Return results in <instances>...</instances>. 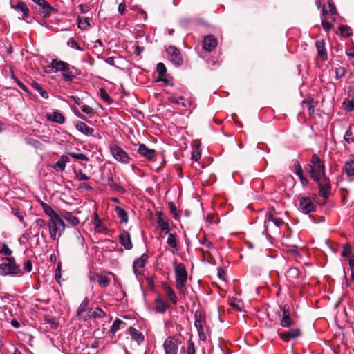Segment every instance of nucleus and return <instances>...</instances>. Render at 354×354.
<instances>
[{
    "mask_svg": "<svg viewBox=\"0 0 354 354\" xmlns=\"http://www.w3.org/2000/svg\"><path fill=\"white\" fill-rule=\"evenodd\" d=\"M74 67H70L69 64L63 61L53 59L50 66L46 67V72L55 73L58 71H63L62 76L65 81H72L75 77V73L73 71Z\"/></svg>",
    "mask_w": 354,
    "mask_h": 354,
    "instance_id": "f257e3e1",
    "label": "nucleus"
},
{
    "mask_svg": "<svg viewBox=\"0 0 354 354\" xmlns=\"http://www.w3.org/2000/svg\"><path fill=\"white\" fill-rule=\"evenodd\" d=\"M47 226L50 238L53 241H58L59 239L64 234L67 225L66 223L62 221V216L59 215L54 218L49 219L47 223Z\"/></svg>",
    "mask_w": 354,
    "mask_h": 354,
    "instance_id": "f03ea898",
    "label": "nucleus"
},
{
    "mask_svg": "<svg viewBox=\"0 0 354 354\" xmlns=\"http://www.w3.org/2000/svg\"><path fill=\"white\" fill-rule=\"evenodd\" d=\"M174 274L176 279V286L180 292H183L187 281V272L183 263L174 262Z\"/></svg>",
    "mask_w": 354,
    "mask_h": 354,
    "instance_id": "7ed1b4c3",
    "label": "nucleus"
},
{
    "mask_svg": "<svg viewBox=\"0 0 354 354\" xmlns=\"http://www.w3.org/2000/svg\"><path fill=\"white\" fill-rule=\"evenodd\" d=\"M21 273V270L13 257H6L3 259V263L0 264L1 275L6 276Z\"/></svg>",
    "mask_w": 354,
    "mask_h": 354,
    "instance_id": "20e7f679",
    "label": "nucleus"
},
{
    "mask_svg": "<svg viewBox=\"0 0 354 354\" xmlns=\"http://www.w3.org/2000/svg\"><path fill=\"white\" fill-rule=\"evenodd\" d=\"M311 163L312 165H309L310 172L314 180H318V178L326 176L324 165L316 154L313 155Z\"/></svg>",
    "mask_w": 354,
    "mask_h": 354,
    "instance_id": "39448f33",
    "label": "nucleus"
},
{
    "mask_svg": "<svg viewBox=\"0 0 354 354\" xmlns=\"http://www.w3.org/2000/svg\"><path fill=\"white\" fill-rule=\"evenodd\" d=\"M109 151L116 161L122 164L129 163L131 158L128 153L117 144H111L109 145Z\"/></svg>",
    "mask_w": 354,
    "mask_h": 354,
    "instance_id": "423d86ee",
    "label": "nucleus"
},
{
    "mask_svg": "<svg viewBox=\"0 0 354 354\" xmlns=\"http://www.w3.org/2000/svg\"><path fill=\"white\" fill-rule=\"evenodd\" d=\"M194 326L197 330L199 339L203 342H205L207 336L203 327L205 324V319L198 310L196 311L194 314Z\"/></svg>",
    "mask_w": 354,
    "mask_h": 354,
    "instance_id": "0eeeda50",
    "label": "nucleus"
},
{
    "mask_svg": "<svg viewBox=\"0 0 354 354\" xmlns=\"http://www.w3.org/2000/svg\"><path fill=\"white\" fill-rule=\"evenodd\" d=\"M315 181L318 183L319 196L324 199H327L331 191V184L329 178L324 176Z\"/></svg>",
    "mask_w": 354,
    "mask_h": 354,
    "instance_id": "6e6552de",
    "label": "nucleus"
},
{
    "mask_svg": "<svg viewBox=\"0 0 354 354\" xmlns=\"http://www.w3.org/2000/svg\"><path fill=\"white\" fill-rule=\"evenodd\" d=\"M168 58L176 66H179L183 64V58L180 50L175 46H171L166 50Z\"/></svg>",
    "mask_w": 354,
    "mask_h": 354,
    "instance_id": "1a4fd4ad",
    "label": "nucleus"
},
{
    "mask_svg": "<svg viewBox=\"0 0 354 354\" xmlns=\"http://www.w3.org/2000/svg\"><path fill=\"white\" fill-rule=\"evenodd\" d=\"M299 208L304 214L313 212L315 206L309 197H301L299 200Z\"/></svg>",
    "mask_w": 354,
    "mask_h": 354,
    "instance_id": "9d476101",
    "label": "nucleus"
},
{
    "mask_svg": "<svg viewBox=\"0 0 354 354\" xmlns=\"http://www.w3.org/2000/svg\"><path fill=\"white\" fill-rule=\"evenodd\" d=\"M148 259V256L143 254L140 257L136 259L133 262V269L134 274L138 277L142 273V268L145 267Z\"/></svg>",
    "mask_w": 354,
    "mask_h": 354,
    "instance_id": "9b49d317",
    "label": "nucleus"
},
{
    "mask_svg": "<svg viewBox=\"0 0 354 354\" xmlns=\"http://www.w3.org/2000/svg\"><path fill=\"white\" fill-rule=\"evenodd\" d=\"M165 354H177L178 346L173 337H167L163 344Z\"/></svg>",
    "mask_w": 354,
    "mask_h": 354,
    "instance_id": "f8f14e48",
    "label": "nucleus"
},
{
    "mask_svg": "<svg viewBox=\"0 0 354 354\" xmlns=\"http://www.w3.org/2000/svg\"><path fill=\"white\" fill-rule=\"evenodd\" d=\"M138 153L146 158L149 161L156 160V151L154 149H148L145 144H140L138 149Z\"/></svg>",
    "mask_w": 354,
    "mask_h": 354,
    "instance_id": "ddd939ff",
    "label": "nucleus"
},
{
    "mask_svg": "<svg viewBox=\"0 0 354 354\" xmlns=\"http://www.w3.org/2000/svg\"><path fill=\"white\" fill-rule=\"evenodd\" d=\"M218 45L217 39L212 35L204 37L203 41V48L205 50L211 52Z\"/></svg>",
    "mask_w": 354,
    "mask_h": 354,
    "instance_id": "4468645a",
    "label": "nucleus"
},
{
    "mask_svg": "<svg viewBox=\"0 0 354 354\" xmlns=\"http://www.w3.org/2000/svg\"><path fill=\"white\" fill-rule=\"evenodd\" d=\"M10 6L12 9L21 12L23 17H27L28 15V8L26 3L21 0H10Z\"/></svg>",
    "mask_w": 354,
    "mask_h": 354,
    "instance_id": "2eb2a0df",
    "label": "nucleus"
},
{
    "mask_svg": "<svg viewBox=\"0 0 354 354\" xmlns=\"http://www.w3.org/2000/svg\"><path fill=\"white\" fill-rule=\"evenodd\" d=\"M62 217V221H66V227H75L79 224V220L73 216L71 212L64 211L59 214Z\"/></svg>",
    "mask_w": 354,
    "mask_h": 354,
    "instance_id": "dca6fc26",
    "label": "nucleus"
},
{
    "mask_svg": "<svg viewBox=\"0 0 354 354\" xmlns=\"http://www.w3.org/2000/svg\"><path fill=\"white\" fill-rule=\"evenodd\" d=\"M75 128L82 134L86 136H95L94 132L95 129L93 128L89 127L86 123L82 121H77L75 123Z\"/></svg>",
    "mask_w": 354,
    "mask_h": 354,
    "instance_id": "f3484780",
    "label": "nucleus"
},
{
    "mask_svg": "<svg viewBox=\"0 0 354 354\" xmlns=\"http://www.w3.org/2000/svg\"><path fill=\"white\" fill-rule=\"evenodd\" d=\"M158 225L160 227L161 234L163 235H167L169 232V223L167 219L163 216L162 212H158Z\"/></svg>",
    "mask_w": 354,
    "mask_h": 354,
    "instance_id": "a211bd4d",
    "label": "nucleus"
},
{
    "mask_svg": "<svg viewBox=\"0 0 354 354\" xmlns=\"http://www.w3.org/2000/svg\"><path fill=\"white\" fill-rule=\"evenodd\" d=\"M279 337L285 342H289L292 339L297 338L301 335V330L299 328H294L289 331L279 333Z\"/></svg>",
    "mask_w": 354,
    "mask_h": 354,
    "instance_id": "6ab92c4d",
    "label": "nucleus"
},
{
    "mask_svg": "<svg viewBox=\"0 0 354 354\" xmlns=\"http://www.w3.org/2000/svg\"><path fill=\"white\" fill-rule=\"evenodd\" d=\"M34 3L40 7V12L44 17L50 15L53 7L45 0H32Z\"/></svg>",
    "mask_w": 354,
    "mask_h": 354,
    "instance_id": "aec40b11",
    "label": "nucleus"
},
{
    "mask_svg": "<svg viewBox=\"0 0 354 354\" xmlns=\"http://www.w3.org/2000/svg\"><path fill=\"white\" fill-rule=\"evenodd\" d=\"M283 317L280 322V325L283 328H289L294 324V322L292 321L290 318V313L286 308V306H283Z\"/></svg>",
    "mask_w": 354,
    "mask_h": 354,
    "instance_id": "412c9836",
    "label": "nucleus"
},
{
    "mask_svg": "<svg viewBox=\"0 0 354 354\" xmlns=\"http://www.w3.org/2000/svg\"><path fill=\"white\" fill-rule=\"evenodd\" d=\"M120 243L126 250H131L133 247L130 234L128 232L123 230L119 236Z\"/></svg>",
    "mask_w": 354,
    "mask_h": 354,
    "instance_id": "4be33fe9",
    "label": "nucleus"
},
{
    "mask_svg": "<svg viewBox=\"0 0 354 354\" xmlns=\"http://www.w3.org/2000/svg\"><path fill=\"white\" fill-rule=\"evenodd\" d=\"M315 46L317 50L318 56L321 57L322 60H326L328 59V55L324 40L319 39L316 41Z\"/></svg>",
    "mask_w": 354,
    "mask_h": 354,
    "instance_id": "5701e85b",
    "label": "nucleus"
},
{
    "mask_svg": "<svg viewBox=\"0 0 354 354\" xmlns=\"http://www.w3.org/2000/svg\"><path fill=\"white\" fill-rule=\"evenodd\" d=\"M162 286L166 295H167V297L171 301V303L174 305H176L178 299H177V297L176 295V293L174 292L172 288L167 282H163L162 284Z\"/></svg>",
    "mask_w": 354,
    "mask_h": 354,
    "instance_id": "b1692460",
    "label": "nucleus"
},
{
    "mask_svg": "<svg viewBox=\"0 0 354 354\" xmlns=\"http://www.w3.org/2000/svg\"><path fill=\"white\" fill-rule=\"evenodd\" d=\"M169 100L173 104L180 105L183 107H187L189 105V102L185 100L183 97L178 96L176 94H171L169 97Z\"/></svg>",
    "mask_w": 354,
    "mask_h": 354,
    "instance_id": "393cba45",
    "label": "nucleus"
},
{
    "mask_svg": "<svg viewBox=\"0 0 354 354\" xmlns=\"http://www.w3.org/2000/svg\"><path fill=\"white\" fill-rule=\"evenodd\" d=\"M46 118L49 121L57 122L58 124H64L65 122V118L59 111H53L46 114Z\"/></svg>",
    "mask_w": 354,
    "mask_h": 354,
    "instance_id": "a878e982",
    "label": "nucleus"
},
{
    "mask_svg": "<svg viewBox=\"0 0 354 354\" xmlns=\"http://www.w3.org/2000/svg\"><path fill=\"white\" fill-rule=\"evenodd\" d=\"M69 162V158L68 156L63 155L60 159L55 162L52 167L55 169L57 171H62L64 170L66 167V165Z\"/></svg>",
    "mask_w": 354,
    "mask_h": 354,
    "instance_id": "bb28decb",
    "label": "nucleus"
},
{
    "mask_svg": "<svg viewBox=\"0 0 354 354\" xmlns=\"http://www.w3.org/2000/svg\"><path fill=\"white\" fill-rule=\"evenodd\" d=\"M44 212L49 217V219L54 218L60 214L56 212L53 208L44 202H41Z\"/></svg>",
    "mask_w": 354,
    "mask_h": 354,
    "instance_id": "cd10ccee",
    "label": "nucleus"
},
{
    "mask_svg": "<svg viewBox=\"0 0 354 354\" xmlns=\"http://www.w3.org/2000/svg\"><path fill=\"white\" fill-rule=\"evenodd\" d=\"M154 304L156 310L160 313H164L169 308L160 296L155 299Z\"/></svg>",
    "mask_w": 354,
    "mask_h": 354,
    "instance_id": "c85d7f7f",
    "label": "nucleus"
},
{
    "mask_svg": "<svg viewBox=\"0 0 354 354\" xmlns=\"http://www.w3.org/2000/svg\"><path fill=\"white\" fill-rule=\"evenodd\" d=\"M129 335L132 339L136 341L138 344L141 343L144 340L142 333L132 327L129 328Z\"/></svg>",
    "mask_w": 354,
    "mask_h": 354,
    "instance_id": "c756f323",
    "label": "nucleus"
},
{
    "mask_svg": "<svg viewBox=\"0 0 354 354\" xmlns=\"http://www.w3.org/2000/svg\"><path fill=\"white\" fill-rule=\"evenodd\" d=\"M344 171L348 176H354V160H348L344 165Z\"/></svg>",
    "mask_w": 354,
    "mask_h": 354,
    "instance_id": "7c9ffc66",
    "label": "nucleus"
},
{
    "mask_svg": "<svg viewBox=\"0 0 354 354\" xmlns=\"http://www.w3.org/2000/svg\"><path fill=\"white\" fill-rule=\"evenodd\" d=\"M274 215L272 212H268L266 214L265 216V221H264V231L263 233L268 234V229H269V223L274 221Z\"/></svg>",
    "mask_w": 354,
    "mask_h": 354,
    "instance_id": "2f4dec72",
    "label": "nucleus"
},
{
    "mask_svg": "<svg viewBox=\"0 0 354 354\" xmlns=\"http://www.w3.org/2000/svg\"><path fill=\"white\" fill-rule=\"evenodd\" d=\"M115 210L118 217L120 218V222L127 223L128 222V215L127 212L120 207H116Z\"/></svg>",
    "mask_w": 354,
    "mask_h": 354,
    "instance_id": "473e14b6",
    "label": "nucleus"
},
{
    "mask_svg": "<svg viewBox=\"0 0 354 354\" xmlns=\"http://www.w3.org/2000/svg\"><path fill=\"white\" fill-rule=\"evenodd\" d=\"M31 85L34 89L39 92L42 97L45 99L48 97V93L37 82H34Z\"/></svg>",
    "mask_w": 354,
    "mask_h": 354,
    "instance_id": "72a5a7b5",
    "label": "nucleus"
},
{
    "mask_svg": "<svg viewBox=\"0 0 354 354\" xmlns=\"http://www.w3.org/2000/svg\"><path fill=\"white\" fill-rule=\"evenodd\" d=\"M89 313L93 317L102 318L105 316V313L99 308L90 309Z\"/></svg>",
    "mask_w": 354,
    "mask_h": 354,
    "instance_id": "f704fd0d",
    "label": "nucleus"
},
{
    "mask_svg": "<svg viewBox=\"0 0 354 354\" xmlns=\"http://www.w3.org/2000/svg\"><path fill=\"white\" fill-rule=\"evenodd\" d=\"M89 304V299L87 297H85L82 302L78 307L77 315L80 316L82 315L86 309Z\"/></svg>",
    "mask_w": 354,
    "mask_h": 354,
    "instance_id": "c9c22d12",
    "label": "nucleus"
},
{
    "mask_svg": "<svg viewBox=\"0 0 354 354\" xmlns=\"http://www.w3.org/2000/svg\"><path fill=\"white\" fill-rule=\"evenodd\" d=\"M286 277L291 279H297L299 277V271L296 268H290L286 272Z\"/></svg>",
    "mask_w": 354,
    "mask_h": 354,
    "instance_id": "e433bc0d",
    "label": "nucleus"
},
{
    "mask_svg": "<svg viewBox=\"0 0 354 354\" xmlns=\"http://www.w3.org/2000/svg\"><path fill=\"white\" fill-rule=\"evenodd\" d=\"M343 104H344L347 111H354V94L352 96L351 99H345L344 100Z\"/></svg>",
    "mask_w": 354,
    "mask_h": 354,
    "instance_id": "4c0bfd02",
    "label": "nucleus"
},
{
    "mask_svg": "<svg viewBox=\"0 0 354 354\" xmlns=\"http://www.w3.org/2000/svg\"><path fill=\"white\" fill-rule=\"evenodd\" d=\"M167 245L172 248H175L177 246V241H176V236L174 234L170 233L169 234L167 240Z\"/></svg>",
    "mask_w": 354,
    "mask_h": 354,
    "instance_id": "58836bf2",
    "label": "nucleus"
},
{
    "mask_svg": "<svg viewBox=\"0 0 354 354\" xmlns=\"http://www.w3.org/2000/svg\"><path fill=\"white\" fill-rule=\"evenodd\" d=\"M230 305L236 310L241 311L243 303L237 298H232L230 301Z\"/></svg>",
    "mask_w": 354,
    "mask_h": 354,
    "instance_id": "ea45409f",
    "label": "nucleus"
},
{
    "mask_svg": "<svg viewBox=\"0 0 354 354\" xmlns=\"http://www.w3.org/2000/svg\"><path fill=\"white\" fill-rule=\"evenodd\" d=\"M100 96L104 102H106L108 104H111L112 102V100L111 97L109 95L107 92L104 88H100Z\"/></svg>",
    "mask_w": 354,
    "mask_h": 354,
    "instance_id": "a19ab883",
    "label": "nucleus"
},
{
    "mask_svg": "<svg viewBox=\"0 0 354 354\" xmlns=\"http://www.w3.org/2000/svg\"><path fill=\"white\" fill-rule=\"evenodd\" d=\"M339 34L343 37H348L351 35V28L347 26H342L339 28Z\"/></svg>",
    "mask_w": 354,
    "mask_h": 354,
    "instance_id": "79ce46f5",
    "label": "nucleus"
},
{
    "mask_svg": "<svg viewBox=\"0 0 354 354\" xmlns=\"http://www.w3.org/2000/svg\"><path fill=\"white\" fill-rule=\"evenodd\" d=\"M344 140L348 144L352 143L354 142V138L353 137V132L351 131V127L350 126L349 128L346 131Z\"/></svg>",
    "mask_w": 354,
    "mask_h": 354,
    "instance_id": "37998d69",
    "label": "nucleus"
},
{
    "mask_svg": "<svg viewBox=\"0 0 354 354\" xmlns=\"http://www.w3.org/2000/svg\"><path fill=\"white\" fill-rule=\"evenodd\" d=\"M68 155L76 160H84V161H87L88 160V157L85 154H83V153L68 152Z\"/></svg>",
    "mask_w": 354,
    "mask_h": 354,
    "instance_id": "c03bdc74",
    "label": "nucleus"
},
{
    "mask_svg": "<svg viewBox=\"0 0 354 354\" xmlns=\"http://www.w3.org/2000/svg\"><path fill=\"white\" fill-rule=\"evenodd\" d=\"M97 281L99 283L100 286L102 288H106L109 286L110 280L106 276H99Z\"/></svg>",
    "mask_w": 354,
    "mask_h": 354,
    "instance_id": "a18cd8bd",
    "label": "nucleus"
},
{
    "mask_svg": "<svg viewBox=\"0 0 354 354\" xmlns=\"http://www.w3.org/2000/svg\"><path fill=\"white\" fill-rule=\"evenodd\" d=\"M90 26L88 18L79 19L78 28L82 30H86Z\"/></svg>",
    "mask_w": 354,
    "mask_h": 354,
    "instance_id": "49530a36",
    "label": "nucleus"
},
{
    "mask_svg": "<svg viewBox=\"0 0 354 354\" xmlns=\"http://www.w3.org/2000/svg\"><path fill=\"white\" fill-rule=\"evenodd\" d=\"M75 236L77 243L80 245L82 247L84 248L86 250H87V246L86 245L85 240L79 231H77L75 232Z\"/></svg>",
    "mask_w": 354,
    "mask_h": 354,
    "instance_id": "de8ad7c7",
    "label": "nucleus"
},
{
    "mask_svg": "<svg viewBox=\"0 0 354 354\" xmlns=\"http://www.w3.org/2000/svg\"><path fill=\"white\" fill-rule=\"evenodd\" d=\"M157 72L159 77H164L167 73V69L163 63H158L156 66Z\"/></svg>",
    "mask_w": 354,
    "mask_h": 354,
    "instance_id": "09e8293b",
    "label": "nucleus"
},
{
    "mask_svg": "<svg viewBox=\"0 0 354 354\" xmlns=\"http://www.w3.org/2000/svg\"><path fill=\"white\" fill-rule=\"evenodd\" d=\"M75 179L79 181L88 180L89 179V177L83 173L82 170L75 171Z\"/></svg>",
    "mask_w": 354,
    "mask_h": 354,
    "instance_id": "8fccbe9b",
    "label": "nucleus"
},
{
    "mask_svg": "<svg viewBox=\"0 0 354 354\" xmlns=\"http://www.w3.org/2000/svg\"><path fill=\"white\" fill-rule=\"evenodd\" d=\"M122 324H123L122 321H121L118 319H115L112 324L111 331L112 333H115L118 330H119L120 325Z\"/></svg>",
    "mask_w": 354,
    "mask_h": 354,
    "instance_id": "3c124183",
    "label": "nucleus"
},
{
    "mask_svg": "<svg viewBox=\"0 0 354 354\" xmlns=\"http://www.w3.org/2000/svg\"><path fill=\"white\" fill-rule=\"evenodd\" d=\"M342 255L347 259L353 257L354 255L351 252V248L349 246H345L342 250Z\"/></svg>",
    "mask_w": 354,
    "mask_h": 354,
    "instance_id": "603ef678",
    "label": "nucleus"
},
{
    "mask_svg": "<svg viewBox=\"0 0 354 354\" xmlns=\"http://www.w3.org/2000/svg\"><path fill=\"white\" fill-rule=\"evenodd\" d=\"M187 354H196L194 342L189 339L187 343Z\"/></svg>",
    "mask_w": 354,
    "mask_h": 354,
    "instance_id": "864d4df0",
    "label": "nucleus"
},
{
    "mask_svg": "<svg viewBox=\"0 0 354 354\" xmlns=\"http://www.w3.org/2000/svg\"><path fill=\"white\" fill-rule=\"evenodd\" d=\"M68 46H70L71 48H75V49H77L79 50H81L82 48L78 46L77 43L76 42V41L71 38L68 40Z\"/></svg>",
    "mask_w": 354,
    "mask_h": 354,
    "instance_id": "5fc2aeb1",
    "label": "nucleus"
},
{
    "mask_svg": "<svg viewBox=\"0 0 354 354\" xmlns=\"http://www.w3.org/2000/svg\"><path fill=\"white\" fill-rule=\"evenodd\" d=\"M346 73V71L344 68L339 67L336 68L335 73H336V77L337 79L342 78L343 76H344Z\"/></svg>",
    "mask_w": 354,
    "mask_h": 354,
    "instance_id": "6e6d98bb",
    "label": "nucleus"
},
{
    "mask_svg": "<svg viewBox=\"0 0 354 354\" xmlns=\"http://www.w3.org/2000/svg\"><path fill=\"white\" fill-rule=\"evenodd\" d=\"M294 166L295 167V174L297 176L303 174L302 168L298 161H295Z\"/></svg>",
    "mask_w": 354,
    "mask_h": 354,
    "instance_id": "4d7b16f0",
    "label": "nucleus"
},
{
    "mask_svg": "<svg viewBox=\"0 0 354 354\" xmlns=\"http://www.w3.org/2000/svg\"><path fill=\"white\" fill-rule=\"evenodd\" d=\"M322 25L323 28L326 31L330 30L333 27L332 24L330 22H328V21H326V19L322 20Z\"/></svg>",
    "mask_w": 354,
    "mask_h": 354,
    "instance_id": "13d9d810",
    "label": "nucleus"
},
{
    "mask_svg": "<svg viewBox=\"0 0 354 354\" xmlns=\"http://www.w3.org/2000/svg\"><path fill=\"white\" fill-rule=\"evenodd\" d=\"M24 269L27 272H30L32 269V265L30 260H28L24 263Z\"/></svg>",
    "mask_w": 354,
    "mask_h": 354,
    "instance_id": "bf43d9fd",
    "label": "nucleus"
},
{
    "mask_svg": "<svg viewBox=\"0 0 354 354\" xmlns=\"http://www.w3.org/2000/svg\"><path fill=\"white\" fill-rule=\"evenodd\" d=\"M169 209L171 212V214H174L175 217L177 216V208L174 203H169L168 204Z\"/></svg>",
    "mask_w": 354,
    "mask_h": 354,
    "instance_id": "052dcab7",
    "label": "nucleus"
},
{
    "mask_svg": "<svg viewBox=\"0 0 354 354\" xmlns=\"http://www.w3.org/2000/svg\"><path fill=\"white\" fill-rule=\"evenodd\" d=\"M1 252L3 253L6 256H9L12 254V250L8 247V245L4 244L1 250Z\"/></svg>",
    "mask_w": 354,
    "mask_h": 354,
    "instance_id": "680f3d73",
    "label": "nucleus"
},
{
    "mask_svg": "<svg viewBox=\"0 0 354 354\" xmlns=\"http://www.w3.org/2000/svg\"><path fill=\"white\" fill-rule=\"evenodd\" d=\"M81 109L82 111L86 114H89L93 111V109L91 106L86 104L82 106Z\"/></svg>",
    "mask_w": 354,
    "mask_h": 354,
    "instance_id": "e2e57ef3",
    "label": "nucleus"
},
{
    "mask_svg": "<svg viewBox=\"0 0 354 354\" xmlns=\"http://www.w3.org/2000/svg\"><path fill=\"white\" fill-rule=\"evenodd\" d=\"M15 82L17 84V85L25 92H28V89L27 86L24 84L21 81H19L17 79H15Z\"/></svg>",
    "mask_w": 354,
    "mask_h": 354,
    "instance_id": "0e129e2a",
    "label": "nucleus"
},
{
    "mask_svg": "<svg viewBox=\"0 0 354 354\" xmlns=\"http://www.w3.org/2000/svg\"><path fill=\"white\" fill-rule=\"evenodd\" d=\"M35 223L37 226L40 227H44L47 225V223L46 222V221L41 218L37 219L35 221Z\"/></svg>",
    "mask_w": 354,
    "mask_h": 354,
    "instance_id": "69168bd1",
    "label": "nucleus"
},
{
    "mask_svg": "<svg viewBox=\"0 0 354 354\" xmlns=\"http://www.w3.org/2000/svg\"><path fill=\"white\" fill-rule=\"evenodd\" d=\"M306 104H307V106H308V111L310 112V113H313L314 112V102L313 100H310V101H307L306 102Z\"/></svg>",
    "mask_w": 354,
    "mask_h": 354,
    "instance_id": "338daca9",
    "label": "nucleus"
},
{
    "mask_svg": "<svg viewBox=\"0 0 354 354\" xmlns=\"http://www.w3.org/2000/svg\"><path fill=\"white\" fill-rule=\"evenodd\" d=\"M328 7H329V9H330V12H331V14L333 15H337V10H336L335 6V5L333 3L329 2L328 3Z\"/></svg>",
    "mask_w": 354,
    "mask_h": 354,
    "instance_id": "774afa93",
    "label": "nucleus"
}]
</instances>
